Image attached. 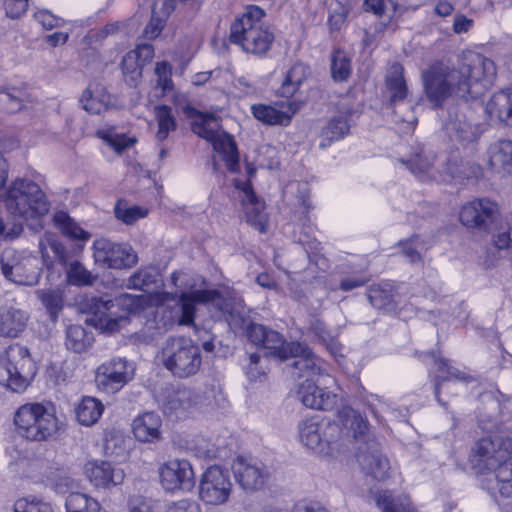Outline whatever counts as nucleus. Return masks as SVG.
Returning <instances> with one entry per match:
<instances>
[{
	"label": "nucleus",
	"mask_w": 512,
	"mask_h": 512,
	"mask_svg": "<svg viewBox=\"0 0 512 512\" xmlns=\"http://www.w3.org/2000/svg\"><path fill=\"white\" fill-rule=\"evenodd\" d=\"M237 188L240 189V198L247 222L260 232H265L267 229V215L264 211V203L257 198L249 182H243L241 185L237 184Z\"/></svg>",
	"instance_id": "obj_23"
},
{
	"label": "nucleus",
	"mask_w": 512,
	"mask_h": 512,
	"mask_svg": "<svg viewBox=\"0 0 512 512\" xmlns=\"http://www.w3.org/2000/svg\"><path fill=\"white\" fill-rule=\"evenodd\" d=\"M80 103L87 112L100 114L107 109L110 103V96L102 85L94 83L84 90Z\"/></svg>",
	"instance_id": "obj_30"
},
{
	"label": "nucleus",
	"mask_w": 512,
	"mask_h": 512,
	"mask_svg": "<svg viewBox=\"0 0 512 512\" xmlns=\"http://www.w3.org/2000/svg\"><path fill=\"white\" fill-rule=\"evenodd\" d=\"M155 74L157 76V85L160 86L163 92L169 91L173 87L171 79L172 67L166 62H158L155 67Z\"/></svg>",
	"instance_id": "obj_58"
},
{
	"label": "nucleus",
	"mask_w": 512,
	"mask_h": 512,
	"mask_svg": "<svg viewBox=\"0 0 512 512\" xmlns=\"http://www.w3.org/2000/svg\"><path fill=\"white\" fill-rule=\"evenodd\" d=\"M443 126L451 140L463 143L476 141L482 132L475 112L467 103L450 106Z\"/></svg>",
	"instance_id": "obj_14"
},
{
	"label": "nucleus",
	"mask_w": 512,
	"mask_h": 512,
	"mask_svg": "<svg viewBox=\"0 0 512 512\" xmlns=\"http://www.w3.org/2000/svg\"><path fill=\"white\" fill-rule=\"evenodd\" d=\"M54 220L61 231L72 239L87 241L91 237L89 232L83 230L64 212L56 213Z\"/></svg>",
	"instance_id": "obj_48"
},
{
	"label": "nucleus",
	"mask_w": 512,
	"mask_h": 512,
	"mask_svg": "<svg viewBox=\"0 0 512 512\" xmlns=\"http://www.w3.org/2000/svg\"><path fill=\"white\" fill-rule=\"evenodd\" d=\"M281 109L258 104L252 106V113L256 119L268 125H288L298 106L292 101L282 102Z\"/></svg>",
	"instance_id": "obj_25"
},
{
	"label": "nucleus",
	"mask_w": 512,
	"mask_h": 512,
	"mask_svg": "<svg viewBox=\"0 0 512 512\" xmlns=\"http://www.w3.org/2000/svg\"><path fill=\"white\" fill-rule=\"evenodd\" d=\"M350 61L342 51H335L331 62V75L336 81L346 80L350 74Z\"/></svg>",
	"instance_id": "obj_54"
},
{
	"label": "nucleus",
	"mask_w": 512,
	"mask_h": 512,
	"mask_svg": "<svg viewBox=\"0 0 512 512\" xmlns=\"http://www.w3.org/2000/svg\"><path fill=\"white\" fill-rule=\"evenodd\" d=\"M364 6L366 11H371L379 17H387L388 22H381L378 24L376 30L383 32L386 28L392 25L396 19L399 10V5L393 0H365Z\"/></svg>",
	"instance_id": "obj_37"
},
{
	"label": "nucleus",
	"mask_w": 512,
	"mask_h": 512,
	"mask_svg": "<svg viewBox=\"0 0 512 512\" xmlns=\"http://www.w3.org/2000/svg\"><path fill=\"white\" fill-rule=\"evenodd\" d=\"M367 297L371 305L377 309L393 310L396 307L391 289L381 285L370 287Z\"/></svg>",
	"instance_id": "obj_47"
},
{
	"label": "nucleus",
	"mask_w": 512,
	"mask_h": 512,
	"mask_svg": "<svg viewBox=\"0 0 512 512\" xmlns=\"http://www.w3.org/2000/svg\"><path fill=\"white\" fill-rule=\"evenodd\" d=\"M159 402L164 413L177 415L191 406L192 392L184 387L167 386L162 390Z\"/></svg>",
	"instance_id": "obj_26"
},
{
	"label": "nucleus",
	"mask_w": 512,
	"mask_h": 512,
	"mask_svg": "<svg viewBox=\"0 0 512 512\" xmlns=\"http://www.w3.org/2000/svg\"><path fill=\"white\" fill-rule=\"evenodd\" d=\"M103 409V404L96 398L84 397L76 407L77 420L84 426H91L99 420Z\"/></svg>",
	"instance_id": "obj_38"
},
{
	"label": "nucleus",
	"mask_w": 512,
	"mask_h": 512,
	"mask_svg": "<svg viewBox=\"0 0 512 512\" xmlns=\"http://www.w3.org/2000/svg\"><path fill=\"white\" fill-rule=\"evenodd\" d=\"M139 299L130 294H121L115 301L103 297H87L82 303V310L91 315L87 321L96 328L114 332L120 328L122 323L128 321L127 312L119 314V307H127L129 310L138 307Z\"/></svg>",
	"instance_id": "obj_10"
},
{
	"label": "nucleus",
	"mask_w": 512,
	"mask_h": 512,
	"mask_svg": "<svg viewBox=\"0 0 512 512\" xmlns=\"http://www.w3.org/2000/svg\"><path fill=\"white\" fill-rule=\"evenodd\" d=\"M493 245L498 250H507L512 248V226L506 231H502L493 236Z\"/></svg>",
	"instance_id": "obj_64"
},
{
	"label": "nucleus",
	"mask_w": 512,
	"mask_h": 512,
	"mask_svg": "<svg viewBox=\"0 0 512 512\" xmlns=\"http://www.w3.org/2000/svg\"><path fill=\"white\" fill-rule=\"evenodd\" d=\"M301 348V352L289 353V358L294 359L291 367L299 372V377L321 375L320 359L306 345L301 343Z\"/></svg>",
	"instance_id": "obj_31"
},
{
	"label": "nucleus",
	"mask_w": 512,
	"mask_h": 512,
	"mask_svg": "<svg viewBox=\"0 0 512 512\" xmlns=\"http://www.w3.org/2000/svg\"><path fill=\"white\" fill-rule=\"evenodd\" d=\"M84 472L96 488H110L124 481V471L107 461H91L85 464Z\"/></svg>",
	"instance_id": "obj_21"
},
{
	"label": "nucleus",
	"mask_w": 512,
	"mask_h": 512,
	"mask_svg": "<svg viewBox=\"0 0 512 512\" xmlns=\"http://www.w3.org/2000/svg\"><path fill=\"white\" fill-rule=\"evenodd\" d=\"M28 0H4L6 15L12 19L21 17L27 10Z\"/></svg>",
	"instance_id": "obj_60"
},
{
	"label": "nucleus",
	"mask_w": 512,
	"mask_h": 512,
	"mask_svg": "<svg viewBox=\"0 0 512 512\" xmlns=\"http://www.w3.org/2000/svg\"><path fill=\"white\" fill-rule=\"evenodd\" d=\"M160 480L167 491L189 490L194 486V472L186 459H170L159 469Z\"/></svg>",
	"instance_id": "obj_20"
},
{
	"label": "nucleus",
	"mask_w": 512,
	"mask_h": 512,
	"mask_svg": "<svg viewBox=\"0 0 512 512\" xmlns=\"http://www.w3.org/2000/svg\"><path fill=\"white\" fill-rule=\"evenodd\" d=\"M489 164L495 171L512 172L511 140H501L490 147Z\"/></svg>",
	"instance_id": "obj_36"
},
{
	"label": "nucleus",
	"mask_w": 512,
	"mask_h": 512,
	"mask_svg": "<svg viewBox=\"0 0 512 512\" xmlns=\"http://www.w3.org/2000/svg\"><path fill=\"white\" fill-rule=\"evenodd\" d=\"M297 397L304 406L316 410H329L337 401L336 394L319 388L311 379H306L300 384Z\"/></svg>",
	"instance_id": "obj_22"
},
{
	"label": "nucleus",
	"mask_w": 512,
	"mask_h": 512,
	"mask_svg": "<svg viewBox=\"0 0 512 512\" xmlns=\"http://www.w3.org/2000/svg\"><path fill=\"white\" fill-rule=\"evenodd\" d=\"M95 263L111 269H126L136 265L138 257L128 244L114 243L101 238L93 243Z\"/></svg>",
	"instance_id": "obj_16"
},
{
	"label": "nucleus",
	"mask_w": 512,
	"mask_h": 512,
	"mask_svg": "<svg viewBox=\"0 0 512 512\" xmlns=\"http://www.w3.org/2000/svg\"><path fill=\"white\" fill-rule=\"evenodd\" d=\"M386 88L390 93L391 102L402 101L407 96V85L404 79V68L400 63H393L386 74Z\"/></svg>",
	"instance_id": "obj_35"
},
{
	"label": "nucleus",
	"mask_w": 512,
	"mask_h": 512,
	"mask_svg": "<svg viewBox=\"0 0 512 512\" xmlns=\"http://www.w3.org/2000/svg\"><path fill=\"white\" fill-rule=\"evenodd\" d=\"M350 131L349 111H340L322 128L320 133V148H326L332 142L343 139Z\"/></svg>",
	"instance_id": "obj_29"
},
{
	"label": "nucleus",
	"mask_w": 512,
	"mask_h": 512,
	"mask_svg": "<svg viewBox=\"0 0 512 512\" xmlns=\"http://www.w3.org/2000/svg\"><path fill=\"white\" fill-rule=\"evenodd\" d=\"M34 17L46 30L59 26L60 19L48 10H39L35 13Z\"/></svg>",
	"instance_id": "obj_61"
},
{
	"label": "nucleus",
	"mask_w": 512,
	"mask_h": 512,
	"mask_svg": "<svg viewBox=\"0 0 512 512\" xmlns=\"http://www.w3.org/2000/svg\"><path fill=\"white\" fill-rule=\"evenodd\" d=\"M435 365L437 366L438 372L445 373V375H437L435 377V395L439 403L441 400L439 398L440 393V385L443 381H448L451 379L462 380L465 382H469L471 380L470 376H467L464 372H461L457 368L451 367L447 360L437 358L435 359Z\"/></svg>",
	"instance_id": "obj_45"
},
{
	"label": "nucleus",
	"mask_w": 512,
	"mask_h": 512,
	"mask_svg": "<svg viewBox=\"0 0 512 512\" xmlns=\"http://www.w3.org/2000/svg\"><path fill=\"white\" fill-rule=\"evenodd\" d=\"M4 203L7 211L24 220L41 217L48 213L50 204L38 184L17 178L8 187Z\"/></svg>",
	"instance_id": "obj_7"
},
{
	"label": "nucleus",
	"mask_w": 512,
	"mask_h": 512,
	"mask_svg": "<svg viewBox=\"0 0 512 512\" xmlns=\"http://www.w3.org/2000/svg\"><path fill=\"white\" fill-rule=\"evenodd\" d=\"M35 294L47 310L51 320L55 322L64 305L62 290L60 288L38 289Z\"/></svg>",
	"instance_id": "obj_40"
},
{
	"label": "nucleus",
	"mask_w": 512,
	"mask_h": 512,
	"mask_svg": "<svg viewBox=\"0 0 512 512\" xmlns=\"http://www.w3.org/2000/svg\"><path fill=\"white\" fill-rule=\"evenodd\" d=\"M268 329L260 324L252 323L247 327V337L255 345L261 346Z\"/></svg>",
	"instance_id": "obj_62"
},
{
	"label": "nucleus",
	"mask_w": 512,
	"mask_h": 512,
	"mask_svg": "<svg viewBox=\"0 0 512 512\" xmlns=\"http://www.w3.org/2000/svg\"><path fill=\"white\" fill-rule=\"evenodd\" d=\"M100 134L101 138L118 154L122 153L136 142L135 138H127L124 134H117L112 130L100 132Z\"/></svg>",
	"instance_id": "obj_55"
},
{
	"label": "nucleus",
	"mask_w": 512,
	"mask_h": 512,
	"mask_svg": "<svg viewBox=\"0 0 512 512\" xmlns=\"http://www.w3.org/2000/svg\"><path fill=\"white\" fill-rule=\"evenodd\" d=\"M261 347L270 350L271 354L280 360L289 359V353H297L303 351L301 343L284 341L283 336L274 330H268Z\"/></svg>",
	"instance_id": "obj_32"
},
{
	"label": "nucleus",
	"mask_w": 512,
	"mask_h": 512,
	"mask_svg": "<svg viewBox=\"0 0 512 512\" xmlns=\"http://www.w3.org/2000/svg\"><path fill=\"white\" fill-rule=\"evenodd\" d=\"M115 216L126 225L134 224L138 219L144 218L148 210L137 205L130 206L126 201L119 200L114 208Z\"/></svg>",
	"instance_id": "obj_49"
},
{
	"label": "nucleus",
	"mask_w": 512,
	"mask_h": 512,
	"mask_svg": "<svg viewBox=\"0 0 512 512\" xmlns=\"http://www.w3.org/2000/svg\"><path fill=\"white\" fill-rule=\"evenodd\" d=\"M237 483L245 491L254 492L262 489L270 480L271 473L261 462L238 456L232 464Z\"/></svg>",
	"instance_id": "obj_19"
},
{
	"label": "nucleus",
	"mask_w": 512,
	"mask_h": 512,
	"mask_svg": "<svg viewBox=\"0 0 512 512\" xmlns=\"http://www.w3.org/2000/svg\"><path fill=\"white\" fill-rule=\"evenodd\" d=\"M351 436L352 433L348 435L341 422L319 420L317 417L305 419L298 425L300 442L323 456H335L346 446V438Z\"/></svg>",
	"instance_id": "obj_5"
},
{
	"label": "nucleus",
	"mask_w": 512,
	"mask_h": 512,
	"mask_svg": "<svg viewBox=\"0 0 512 512\" xmlns=\"http://www.w3.org/2000/svg\"><path fill=\"white\" fill-rule=\"evenodd\" d=\"M435 156L432 152L421 151L414 154L409 160L403 163L420 180L436 179L437 173L434 169Z\"/></svg>",
	"instance_id": "obj_33"
},
{
	"label": "nucleus",
	"mask_w": 512,
	"mask_h": 512,
	"mask_svg": "<svg viewBox=\"0 0 512 512\" xmlns=\"http://www.w3.org/2000/svg\"><path fill=\"white\" fill-rule=\"evenodd\" d=\"M233 484L228 470L213 465L202 474L199 485V498L207 505L225 504L232 493Z\"/></svg>",
	"instance_id": "obj_15"
},
{
	"label": "nucleus",
	"mask_w": 512,
	"mask_h": 512,
	"mask_svg": "<svg viewBox=\"0 0 512 512\" xmlns=\"http://www.w3.org/2000/svg\"><path fill=\"white\" fill-rule=\"evenodd\" d=\"M134 376V368L124 359H111L100 365L96 372L97 386L106 393H116Z\"/></svg>",
	"instance_id": "obj_18"
},
{
	"label": "nucleus",
	"mask_w": 512,
	"mask_h": 512,
	"mask_svg": "<svg viewBox=\"0 0 512 512\" xmlns=\"http://www.w3.org/2000/svg\"><path fill=\"white\" fill-rule=\"evenodd\" d=\"M14 512H54L51 505L36 498H20L14 504Z\"/></svg>",
	"instance_id": "obj_56"
},
{
	"label": "nucleus",
	"mask_w": 512,
	"mask_h": 512,
	"mask_svg": "<svg viewBox=\"0 0 512 512\" xmlns=\"http://www.w3.org/2000/svg\"><path fill=\"white\" fill-rule=\"evenodd\" d=\"M374 500L382 512H414L407 496L396 495L389 490L376 492Z\"/></svg>",
	"instance_id": "obj_34"
},
{
	"label": "nucleus",
	"mask_w": 512,
	"mask_h": 512,
	"mask_svg": "<svg viewBox=\"0 0 512 512\" xmlns=\"http://www.w3.org/2000/svg\"><path fill=\"white\" fill-rule=\"evenodd\" d=\"M212 303L224 313H231V309L217 290H197L190 295L182 294L178 300L167 302L157 308L155 320L147 324L153 326L158 334H162L174 325L189 326L194 322L195 303Z\"/></svg>",
	"instance_id": "obj_3"
},
{
	"label": "nucleus",
	"mask_w": 512,
	"mask_h": 512,
	"mask_svg": "<svg viewBox=\"0 0 512 512\" xmlns=\"http://www.w3.org/2000/svg\"><path fill=\"white\" fill-rule=\"evenodd\" d=\"M265 12L258 6L250 5L246 11L230 26L231 42L241 46L247 52L264 55L274 41V34L264 26Z\"/></svg>",
	"instance_id": "obj_6"
},
{
	"label": "nucleus",
	"mask_w": 512,
	"mask_h": 512,
	"mask_svg": "<svg viewBox=\"0 0 512 512\" xmlns=\"http://www.w3.org/2000/svg\"><path fill=\"white\" fill-rule=\"evenodd\" d=\"M259 512H329L326 508L320 505H309L298 503L292 507L280 503H268L261 507Z\"/></svg>",
	"instance_id": "obj_53"
},
{
	"label": "nucleus",
	"mask_w": 512,
	"mask_h": 512,
	"mask_svg": "<svg viewBox=\"0 0 512 512\" xmlns=\"http://www.w3.org/2000/svg\"><path fill=\"white\" fill-rule=\"evenodd\" d=\"M308 72V67L302 63L293 65L287 72L285 80L279 89L280 95L286 98L293 96L301 83L306 79Z\"/></svg>",
	"instance_id": "obj_42"
},
{
	"label": "nucleus",
	"mask_w": 512,
	"mask_h": 512,
	"mask_svg": "<svg viewBox=\"0 0 512 512\" xmlns=\"http://www.w3.org/2000/svg\"><path fill=\"white\" fill-rule=\"evenodd\" d=\"M17 432L30 441H47L56 436L59 430L55 414L40 403H27L14 414Z\"/></svg>",
	"instance_id": "obj_11"
},
{
	"label": "nucleus",
	"mask_w": 512,
	"mask_h": 512,
	"mask_svg": "<svg viewBox=\"0 0 512 512\" xmlns=\"http://www.w3.org/2000/svg\"><path fill=\"white\" fill-rule=\"evenodd\" d=\"M422 82L427 99L435 107L453 95L460 98L456 69L442 62H436L423 71Z\"/></svg>",
	"instance_id": "obj_13"
},
{
	"label": "nucleus",
	"mask_w": 512,
	"mask_h": 512,
	"mask_svg": "<svg viewBox=\"0 0 512 512\" xmlns=\"http://www.w3.org/2000/svg\"><path fill=\"white\" fill-rule=\"evenodd\" d=\"M161 417L155 412H145L132 422V431L140 442L159 441L161 436Z\"/></svg>",
	"instance_id": "obj_27"
},
{
	"label": "nucleus",
	"mask_w": 512,
	"mask_h": 512,
	"mask_svg": "<svg viewBox=\"0 0 512 512\" xmlns=\"http://www.w3.org/2000/svg\"><path fill=\"white\" fill-rule=\"evenodd\" d=\"M25 101V92L19 88H9L0 91V109L15 113L22 109Z\"/></svg>",
	"instance_id": "obj_50"
},
{
	"label": "nucleus",
	"mask_w": 512,
	"mask_h": 512,
	"mask_svg": "<svg viewBox=\"0 0 512 512\" xmlns=\"http://www.w3.org/2000/svg\"><path fill=\"white\" fill-rule=\"evenodd\" d=\"M142 67L143 61L138 58V52L130 51L123 57L122 68L125 73L140 75Z\"/></svg>",
	"instance_id": "obj_59"
},
{
	"label": "nucleus",
	"mask_w": 512,
	"mask_h": 512,
	"mask_svg": "<svg viewBox=\"0 0 512 512\" xmlns=\"http://www.w3.org/2000/svg\"><path fill=\"white\" fill-rule=\"evenodd\" d=\"M157 359L174 378L195 376L202 366L200 347L191 338L169 336L161 345Z\"/></svg>",
	"instance_id": "obj_4"
},
{
	"label": "nucleus",
	"mask_w": 512,
	"mask_h": 512,
	"mask_svg": "<svg viewBox=\"0 0 512 512\" xmlns=\"http://www.w3.org/2000/svg\"><path fill=\"white\" fill-rule=\"evenodd\" d=\"M491 119L512 126V89L499 91L485 105Z\"/></svg>",
	"instance_id": "obj_28"
},
{
	"label": "nucleus",
	"mask_w": 512,
	"mask_h": 512,
	"mask_svg": "<svg viewBox=\"0 0 512 512\" xmlns=\"http://www.w3.org/2000/svg\"><path fill=\"white\" fill-rule=\"evenodd\" d=\"M0 264L2 273L6 279L19 285L32 286L38 283L39 273L36 271L27 273L26 264L15 259L14 251H4L1 256Z\"/></svg>",
	"instance_id": "obj_24"
},
{
	"label": "nucleus",
	"mask_w": 512,
	"mask_h": 512,
	"mask_svg": "<svg viewBox=\"0 0 512 512\" xmlns=\"http://www.w3.org/2000/svg\"><path fill=\"white\" fill-rule=\"evenodd\" d=\"M166 512H201V510L195 501L184 499L171 503Z\"/></svg>",
	"instance_id": "obj_63"
},
{
	"label": "nucleus",
	"mask_w": 512,
	"mask_h": 512,
	"mask_svg": "<svg viewBox=\"0 0 512 512\" xmlns=\"http://www.w3.org/2000/svg\"><path fill=\"white\" fill-rule=\"evenodd\" d=\"M338 417L347 434L359 442L357 446V461L362 471L372 478L382 481L389 477L390 465L382 454L380 444L367 435L368 422L351 407H343L338 411Z\"/></svg>",
	"instance_id": "obj_1"
},
{
	"label": "nucleus",
	"mask_w": 512,
	"mask_h": 512,
	"mask_svg": "<svg viewBox=\"0 0 512 512\" xmlns=\"http://www.w3.org/2000/svg\"><path fill=\"white\" fill-rule=\"evenodd\" d=\"M456 73L460 98H477L492 85L496 77V67L494 62L484 55L468 52L464 54Z\"/></svg>",
	"instance_id": "obj_8"
},
{
	"label": "nucleus",
	"mask_w": 512,
	"mask_h": 512,
	"mask_svg": "<svg viewBox=\"0 0 512 512\" xmlns=\"http://www.w3.org/2000/svg\"><path fill=\"white\" fill-rule=\"evenodd\" d=\"M35 373V363L26 347L13 344L0 354V385L8 390L25 391Z\"/></svg>",
	"instance_id": "obj_12"
},
{
	"label": "nucleus",
	"mask_w": 512,
	"mask_h": 512,
	"mask_svg": "<svg viewBox=\"0 0 512 512\" xmlns=\"http://www.w3.org/2000/svg\"><path fill=\"white\" fill-rule=\"evenodd\" d=\"M68 282L72 285H92L97 276L88 271L79 261H72L66 269Z\"/></svg>",
	"instance_id": "obj_51"
},
{
	"label": "nucleus",
	"mask_w": 512,
	"mask_h": 512,
	"mask_svg": "<svg viewBox=\"0 0 512 512\" xmlns=\"http://www.w3.org/2000/svg\"><path fill=\"white\" fill-rule=\"evenodd\" d=\"M156 5L153 6L152 16L150 22L144 29V36L146 39L153 40L161 33L166 20L170 13L174 10L171 1H164L161 4L160 11L156 10Z\"/></svg>",
	"instance_id": "obj_41"
},
{
	"label": "nucleus",
	"mask_w": 512,
	"mask_h": 512,
	"mask_svg": "<svg viewBox=\"0 0 512 512\" xmlns=\"http://www.w3.org/2000/svg\"><path fill=\"white\" fill-rule=\"evenodd\" d=\"M28 316L25 312L9 308L1 316L0 329L8 337H17L26 327Z\"/></svg>",
	"instance_id": "obj_39"
},
{
	"label": "nucleus",
	"mask_w": 512,
	"mask_h": 512,
	"mask_svg": "<svg viewBox=\"0 0 512 512\" xmlns=\"http://www.w3.org/2000/svg\"><path fill=\"white\" fill-rule=\"evenodd\" d=\"M155 282V274L149 269H141L129 277L127 286L129 288L144 290L145 287Z\"/></svg>",
	"instance_id": "obj_57"
},
{
	"label": "nucleus",
	"mask_w": 512,
	"mask_h": 512,
	"mask_svg": "<svg viewBox=\"0 0 512 512\" xmlns=\"http://www.w3.org/2000/svg\"><path fill=\"white\" fill-rule=\"evenodd\" d=\"M500 216L498 204L489 198H476L464 204L460 222L467 228L490 231Z\"/></svg>",
	"instance_id": "obj_17"
},
{
	"label": "nucleus",
	"mask_w": 512,
	"mask_h": 512,
	"mask_svg": "<svg viewBox=\"0 0 512 512\" xmlns=\"http://www.w3.org/2000/svg\"><path fill=\"white\" fill-rule=\"evenodd\" d=\"M93 337L80 325H71L66 332V346L68 349L81 353L92 344Z\"/></svg>",
	"instance_id": "obj_44"
},
{
	"label": "nucleus",
	"mask_w": 512,
	"mask_h": 512,
	"mask_svg": "<svg viewBox=\"0 0 512 512\" xmlns=\"http://www.w3.org/2000/svg\"><path fill=\"white\" fill-rule=\"evenodd\" d=\"M401 253L410 263H418L422 261L421 251L425 249L424 242L419 236H412L409 239L402 240L398 243Z\"/></svg>",
	"instance_id": "obj_52"
},
{
	"label": "nucleus",
	"mask_w": 512,
	"mask_h": 512,
	"mask_svg": "<svg viewBox=\"0 0 512 512\" xmlns=\"http://www.w3.org/2000/svg\"><path fill=\"white\" fill-rule=\"evenodd\" d=\"M188 117L195 118L192 122V131L198 136L213 144V148L226 163L230 172L239 170V155L234 139L227 133L220 132L218 118L212 113H203L194 108L187 107Z\"/></svg>",
	"instance_id": "obj_9"
},
{
	"label": "nucleus",
	"mask_w": 512,
	"mask_h": 512,
	"mask_svg": "<svg viewBox=\"0 0 512 512\" xmlns=\"http://www.w3.org/2000/svg\"><path fill=\"white\" fill-rule=\"evenodd\" d=\"M65 507L67 512H105L96 499L79 492L68 495Z\"/></svg>",
	"instance_id": "obj_43"
},
{
	"label": "nucleus",
	"mask_w": 512,
	"mask_h": 512,
	"mask_svg": "<svg viewBox=\"0 0 512 512\" xmlns=\"http://www.w3.org/2000/svg\"><path fill=\"white\" fill-rule=\"evenodd\" d=\"M474 452L480 457L484 465L493 470L491 477L487 478V488L503 497H512V437L494 436L482 438L475 447Z\"/></svg>",
	"instance_id": "obj_2"
},
{
	"label": "nucleus",
	"mask_w": 512,
	"mask_h": 512,
	"mask_svg": "<svg viewBox=\"0 0 512 512\" xmlns=\"http://www.w3.org/2000/svg\"><path fill=\"white\" fill-rule=\"evenodd\" d=\"M155 117L158 122L156 137L159 141L165 140L171 131L176 130L177 124L167 105H159L154 108Z\"/></svg>",
	"instance_id": "obj_46"
}]
</instances>
